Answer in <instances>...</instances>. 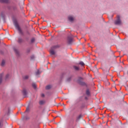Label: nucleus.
<instances>
[{
	"label": "nucleus",
	"mask_w": 128,
	"mask_h": 128,
	"mask_svg": "<svg viewBox=\"0 0 128 128\" xmlns=\"http://www.w3.org/2000/svg\"><path fill=\"white\" fill-rule=\"evenodd\" d=\"M14 24L16 28L18 30L20 34H23L24 33H22V29L20 27V26H18V22L16 21H14Z\"/></svg>",
	"instance_id": "obj_1"
},
{
	"label": "nucleus",
	"mask_w": 128,
	"mask_h": 128,
	"mask_svg": "<svg viewBox=\"0 0 128 128\" xmlns=\"http://www.w3.org/2000/svg\"><path fill=\"white\" fill-rule=\"evenodd\" d=\"M114 24L117 26L122 24V21L120 20V16H117V20L114 22Z\"/></svg>",
	"instance_id": "obj_2"
},
{
	"label": "nucleus",
	"mask_w": 128,
	"mask_h": 128,
	"mask_svg": "<svg viewBox=\"0 0 128 128\" xmlns=\"http://www.w3.org/2000/svg\"><path fill=\"white\" fill-rule=\"evenodd\" d=\"M68 42L69 44H72V38L70 36H68Z\"/></svg>",
	"instance_id": "obj_3"
},
{
	"label": "nucleus",
	"mask_w": 128,
	"mask_h": 128,
	"mask_svg": "<svg viewBox=\"0 0 128 128\" xmlns=\"http://www.w3.org/2000/svg\"><path fill=\"white\" fill-rule=\"evenodd\" d=\"M68 20L70 22H74V18L72 16H68Z\"/></svg>",
	"instance_id": "obj_4"
},
{
	"label": "nucleus",
	"mask_w": 128,
	"mask_h": 128,
	"mask_svg": "<svg viewBox=\"0 0 128 128\" xmlns=\"http://www.w3.org/2000/svg\"><path fill=\"white\" fill-rule=\"evenodd\" d=\"M2 76H4L3 73L0 74V84H2Z\"/></svg>",
	"instance_id": "obj_5"
},
{
	"label": "nucleus",
	"mask_w": 128,
	"mask_h": 128,
	"mask_svg": "<svg viewBox=\"0 0 128 128\" xmlns=\"http://www.w3.org/2000/svg\"><path fill=\"white\" fill-rule=\"evenodd\" d=\"M22 94L24 96H26V94H28V93L26 92V89L23 90Z\"/></svg>",
	"instance_id": "obj_6"
},
{
	"label": "nucleus",
	"mask_w": 128,
	"mask_h": 128,
	"mask_svg": "<svg viewBox=\"0 0 128 128\" xmlns=\"http://www.w3.org/2000/svg\"><path fill=\"white\" fill-rule=\"evenodd\" d=\"M50 54L52 56H54V54H56V52H54V50H50Z\"/></svg>",
	"instance_id": "obj_7"
},
{
	"label": "nucleus",
	"mask_w": 128,
	"mask_h": 128,
	"mask_svg": "<svg viewBox=\"0 0 128 128\" xmlns=\"http://www.w3.org/2000/svg\"><path fill=\"white\" fill-rule=\"evenodd\" d=\"M74 68L75 70H80V67L76 66H74Z\"/></svg>",
	"instance_id": "obj_8"
},
{
	"label": "nucleus",
	"mask_w": 128,
	"mask_h": 128,
	"mask_svg": "<svg viewBox=\"0 0 128 128\" xmlns=\"http://www.w3.org/2000/svg\"><path fill=\"white\" fill-rule=\"evenodd\" d=\"M50 88H52V86L50 85H48L46 87V90H50Z\"/></svg>",
	"instance_id": "obj_9"
},
{
	"label": "nucleus",
	"mask_w": 128,
	"mask_h": 128,
	"mask_svg": "<svg viewBox=\"0 0 128 128\" xmlns=\"http://www.w3.org/2000/svg\"><path fill=\"white\" fill-rule=\"evenodd\" d=\"M40 104H46V101L44 100H40L39 102Z\"/></svg>",
	"instance_id": "obj_10"
},
{
	"label": "nucleus",
	"mask_w": 128,
	"mask_h": 128,
	"mask_svg": "<svg viewBox=\"0 0 128 128\" xmlns=\"http://www.w3.org/2000/svg\"><path fill=\"white\" fill-rule=\"evenodd\" d=\"M18 42H19V44H20V42H22V39L20 38H18Z\"/></svg>",
	"instance_id": "obj_11"
},
{
	"label": "nucleus",
	"mask_w": 128,
	"mask_h": 128,
	"mask_svg": "<svg viewBox=\"0 0 128 128\" xmlns=\"http://www.w3.org/2000/svg\"><path fill=\"white\" fill-rule=\"evenodd\" d=\"M5 64H6V61H4V60H3L1 63L2 66H4Z\"/></svg>",
	"instance_id": "obj_12"
},
{
	"label": "nucleus",
	"mask_w": 128,
	"mask_h": 128,
	"mask_svg": "<svg viewBox=\"0 0 128 128\" xmlns=\"http://www.w3.org/2000/svg\"><path fill=\"white\" fill-rule=\"evenodd\" d=\"M32 86L34 88H36V83H33Z\"/></svg>",
	"instance_id": "obj_13"
},
{
	"label": "nucleus",
	"mask_w": 128,
	"mask_h": 128,
	"mask_svg": "<svg viewBox=\"0 0 128 128\" xmlns=\"http://www.w3.org/2000/svg\"><path fill=\"white\" fill-rule=\"evenodd\" d=\"M79 64L82 66H84V63L82 62H79Z\"/></svg>",
	"instance_id": "obj_14"
},
{
	"label": "nucleus",
	"mask_w": 128,
	"mask_h": 128,
	"mask_svg": "<svg viewBox=\"0 0 128 128\" xmlns=\"http://www.w3.org/2000/svg\"><path fill=\"white\" fill-rule=\"evenodd\" d=\"M36 40L34 39V38H32L31 39V44H34V42Z\"/></svg>",
	"instance_id": "obj_15"
},
{
	"label": "nucleus",
	"mask_w": 128,
	"mask_h": 128,
	"mask_svg": "<svg viewBox=\"0 0 128 128\" xmlns=\"http://www.w3.org/2000/svg\"><path fill=\"white\" fill-rule=\"evenodd\" d=\"M2 2H8V0H0Z\"/></svg>",
	"instance_id": "obj_16"
},
{
	"label": "nucleus",
	"mask_w": 128,
	"mask_h": 128,
	"mask_svg": "<svg viewBox=\"0 0 128 128\" xmlns=\"http://www.w3.org/2000/svg\"><path fill=\"white\" fill-rule=\"evenodd\" d=\"M40 72V70H38V71L36 72V76H38Z\"/></svg>",
	"instance_id": "obj_17"
},
{
	"label": "nucleus",
	"mask_w": 128,
	"mask_h": 128,
	"mask_svg": "<svg viewBox=\"0 0 128 128\" xmlns=\"http://www.w3.org/2000/svg\"><path fill=\"white\" fill-rule=\"evenodd\" d=\"M3 126V123L2 120H0V128Z\"/></svg>",
	"instance_id": "obj_18"
},
{
	"label": "nucleus",
	"mask_w": 128,
	"mask_h": 128,
	"mask_svg": "<svg viewBox=\"0 0 128 128\" xmlns=\"http://www.w3.org/2000/svg\"><path fill=\"white\" fill-rule=\"evenodd\" d=\"M14 51L15 52L16 54H18V50L14 49Z\"/></svg>",
	"instance_id": "obj_19"
},
{
	"label": "nucleus",
	"mask_w": 128,
	"mask_h": 128,
	"mask_svg": "<svg viewBox=\"0 0 128 128\" xmlns=\"http://www.w3.org/2000/svg\"><path fill=\"white\" fill-rule=\"evenodd\" d=\"M86 94H87V96H90V90H86Z\"/></svg>",
	"instance_id": "obj_20"
},
{
	"label": "nucleus",
	"mask_w": 128,
	"mask_h": 128,
	"mask_svg": "<svg viewBox=\"0 0 128 128\" xmlns=\"http://www.w3.org/2000/svg\"><path fill=\"white\" fill-rule=\"evenodd\" d=\"M24 80H28V76H26L24 77Z\"/></svg>",
	"instance_id": "obj_21"
},
{
	"label": "nucleus",
	"mask_w": 128,
	"mask_h": 128,
	"mask_svg": "<svg viewBox=\"0 0 128 128\" xmlns=\"http://www.w3.org/2000/svg\"><path fill=\"white\" fill-rule=\"evenodd\" d=\"M26 112H30V108H26Z\"/></svg>",
	"instance_id": "obj_22"
},
{
	"label": "nucleus",
	"mask_w": 128,
	"mask_h": 128,
	"mask_svg": "<svg viewBox=\"0 0 128 128\" xmlns=\"http://www.w3.org/2000/svg\"><path fill=\"white\" fill-rule=\"evenodd\" d=\"M8 78H10V74H8L6 76V80Z\"/></svg>",
	"instance_id": "obj_23"
},
{
	"label": "nucleus",
	"mask_w": 128,
	"mask_h": 128,
	"mask_svg": "<svg viewBox=\"0 0 128 128\" xmlns=\"http://www.w3.org/2000/svg\"><path fill=\"white\" fill-rule=\"evenodd\" d=\"M81 118H82V115H80V116H78V120L80 119Z\"/></svg>",
	"instance_id": "obj_24"
},
{
	"label": "nucleus",
	"mask_w": 128,
	"mask_h": 128,
	"mask_svg": "<svg viewBox=\"0 0 128 128\" xmlns=\"http://www.w3.org/2000/svg\"><path fill=\"white\" fill-rule=\"evenodd\" d=\"M41 96H42V98L44 97V94H42Z\"/></svg>",
	"instance_id": "obj_25"
},
{
	"label": "nucleus",
	"mask_w": 128,
	"mask_h": 128,
	"mask_svg": "<svg viewBox=\"0 0 128 128\" xmlns=\"http://www.w3.org/2000/svg\"><path fill=\"white\" fill-rule=\"evenodd\" d=\"M30 52V50H27V52Z\"/></svg>",
	"instance_id": "obj_26"
},
{
	"label": "nucleus",
	"mask_w": 128,
	"mask_h": 128,
	"mask_svg": "<svg viewBox=\"0 0 128 128\" xmlns=\"http://www.w3.org/2000/svg\"><path fill=\"white\" fill-rule=\"evenodd\" d=\"M94 68L96 70V67H95Z\"/></svg>",
	"instance_id": "obj_27"
},
{
	"label": "nucleus",
	"mask_w": 128,
	"mask_h": 128,
	"mask_svg": "<svg viewBox=\"0 0 128 128\" xmlns=\"http://www.w3.org/2000/svg\"><path fill=\"white\" fill-rule=\"evenodd\" d=\"M68 82H70V80H68Z\"/></svg>",
	"instance_id": "obj_28"
}]
</instances>
